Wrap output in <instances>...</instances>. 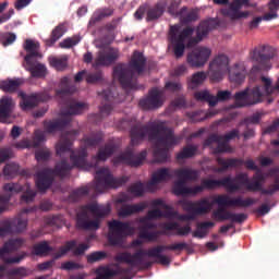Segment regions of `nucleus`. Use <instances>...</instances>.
I'll return each mask as SVG.
<instances>
[{"instance_id": "obj_64", "label": "nucleus", "mask_w": 279, "mask_h": 279, "mask_svg": "<svg viewBox=\"0 0 279 279\" xmlns=\"http://www.w3.org/2000/svg\"><path fill=\"white\" fill-rule=\"evenodd\" d=\"M217 144L215 148V154H223V153H232V148L229 146L228 142L219 141L213 142V144Z\"/></svg>"}, {"instance_id": "obj_40", "label": "nucleus", "mask_w": 279, "mask_h": 279, "mask_svg": "<svg viewBox=\"0 0 279 279\" xmlns=\"http://www.w3.org/2000/svg\"><path fill=\"white\" fill-rule=\"evenodd\" d=\"M26 70L31 72L32 77L41 78L46 76V66L41 63L34 64V61L31 59V63L26 62Z\"/></svg>"}, {"instance_id": "obj_33", "label": "nucleus", "mask_w": 279, "mask_h": 279, "mask_svg": "<svg viewBox=\"0 0 279 279\" xmlns=\"http://www.w3.org/2000/svg\"><path fill=\"white\" fill-rule=\"evenodd\" d=\"M39 48H40L39 43H35L32 39H26V41H24V51L27 52V56L24 57V61L31 64V60L39 57V52H38Z\"/></svg>"}, {"instance_id": "obj_42", "label": "nucleus", "mask_w": 279, "mask_h": 279, "mask_svg": "<svg viewBox=\"0 0 279 279\" xmlns=\"http://www.w3.org/2000/svg\"><path fill=\"white\" fill-rule=\"evenodd\" d=\"M209 69L227 70L229 71V58L226 54H219L210 62Z\"/></svg>"}, {"instance_id": "obj_27", "label": "nucleus", "mask_w": 279, "mask_h": 279, "mask_svg": "<svg viewBox=\"0 0 279 279\" xmlns=\"http://www.w3.org/2000/svg\"><path fill=\"white\" fill-rule=\"evenodd\" d=\"M119 59V51L114 49L101 50L95 59L94 66H110Z\"/></svg>"}, {"instance_id": "obj_54", "label": "nucleus", "mask_w": 279, "mask_h": 279, "mask_svg": "<svg viewBox=\"0 0 279 279\" xmlns=\"http://www.w3.org/2000/svg\"><path fill=\"white\" fill-rule=\"evenodd\" d=\"M194 99H196V101H207L208 106L214 107V95H210L208 90H201V92H196L194 93Z\"/></svg>"}, {"instance_id": "obj_47", "label": "nucleus", "mask_w": 279, "mask_h": 279, "mask_svg": "<svg viewBox=\"0 0 279 279\" xmlns=\"http://www.w3.org/2000/svg\"><path fill=\"white\" fill-rule=\"evenodd\" d=\"M88 193H90V189L88 186H81L75 191L71 192V194L69 195V201L71 203H77L80 199L87 196Z\"/></svg>"}, {"instance_id": "obj_31", "label": "nucleus", "mask_w": 279, "mask_h": 279, "mask_svg": "<svg viewBox=\"0 0 279 279\" xmlns=\"http://www.w3.org/2000/svg\"><path fill=\"white\" fill-rule=\"evenodd\" d=\"M240 132L238 129H234L230 131L229 133H226V135H218V134H211L210 136L207 137L205 141V146L209 147L214 144V142H230L233 141L234 138H240Z\"/></svg>"}, {"instance_id": "obj_30", "label": "nucleus", "mask_w": 279, "mask_h": 279, "mask_svg": "<svg viewBox=\"0 0 279 279\" xmlns=\"http://www.w3.org/2000/svg\"><path fill=\"white\" fill-rule=\"evenodd\" d=\"M118 146L116 143H106L104 146L99 147L97 155L94 156V159L97 162H106L114 153L117 151Z\"/></svg>"}, {"instance_id": "obj_10", "label": "nucleus", "mask_w": 279, "mask_h": 279, "mask_svg": "<svg viewBox=\"0 0 279 279\" xmlns=\"http://www.w3.org/2000/svg\"><path fill=\"white\" fill-rule=\"evenodd\" d=\"M220 186L225 187L229 193H236L240 191V185L233 183L231 177H226L220 180L203 179L201 185L187 187V190L182 192L180 196H196L197 194L204 193L205 190H215Z\"/></svg>"}, {"instance_id": "obj_5", "label": "nucleus", "mask_w": 279, "mask_h": 279, "mask_svg": "<svg viewBox=\"0 0 279 279\" xmlns=\"http://www.w3.org/2000/svg\"><path fill=\"white\" fill-rule=\"evenodd\" d=\"M146 64L147 59L144 57L143 52L135 51L133 52L129 64L118 63L113 66V80H118L123 89H138V83L136 80L138 75L144 73Z\"/></svg>"}, {"instance_id": "obj_45", "label": "nucleus", "mask_w": 279, "mask_h": 279, "mask_svg": "<svg viewBox=\"0 0 279 279\" xmlns=\"http://www.w3.org/2000/svg\"><path fill=\"white\" fill-rule=\"evenodd\" d=\"M52 251L53 247H51L47 241H41L33 245V254L36 256H46Z\"/></svg>"}, {"instance_id": "obj_48", "label": "nucleus", "mask_w": 279, "mask_h": 279, "mask_svg": "<svg viewBox=\"0 0 279 279\" xmlns=\"http://www.w3.org/2000/svg\"><path fill=\"white\" fill-rule=\"evenodd\" d=\"M207 77L208 75L204 71L194 73L192 75V78L190 80L189 87L192 89L197 88L198 86L204 84Z\"/></svg>"}, {"instance_id": "obj_46", "label": "nucleus", "mask_w": 279, "mask_h": 279, "mask_svg": "<svg viewBox=\"0 0 279 279\" xmlns=\"http://www.w3.org/2000/svg\"><path fill=\"white\" fill-rule=\"evenodd\" d=\"M197 153V146L195 145H187L180 150V153L177 155V160H186L191 159L194 156H196Z\"/></svg>"}, {"instance_id": "obj_26", "label": "nucleus", "mask_w": 279, "mask_h": 279, "mask_svg": "<svg viewBox=\"0 0 279 279\" xmlns=\"http://www.w3.org/2000/svg\"><path fill=\"white\" fill-rule=\"evenodd\" d=\"M175 177L171 169L160 168L151 175V179L146 183V191H151L155 185H158L161 182H166Z\"/></svg>"}, {"instance_id": "obj_59", "label": "nucleus", "mask_w": 279, "mask_h": 279, "mask_svg": "<svg viewBox=\"0 0 279 279\" xmlns=\"http://www.w3.org/2000/svg\"><path fill=\"white\" fill-rule=\"evenodd\" d=\"M106 258H107V253L104 251H95L92 254L87 255V262L89 264L102 262Z\"/></svg>"}, {"instance_id": "obj_28", "label": "nucleus", "mask_w": 279, "mask_h": 279, "mask_svg": "<svg viewBox=\"0 0 279 279\" xmlns=\"http://www.w3.org/2000/svg\"><path fill=\"white\" fill-rule=\"evenodd\" d=\"M147 219L144 218V220H142V222H144V227H141L140 229V239L141 240H148V242H155L158 240V236L160 234H167V232L165 231H154V232H149L148 230L151 229H156L157 225H155L154 222H146Z\"/></svg>"}, {"instance_id": "obj_19", "label": "nucleus", "mask_w": 279, "mask_h": 279, "mask_svg": "<svg viewBox=\"0 0 279 279\" xmlns=\"http://www.w3.org/2000/svg\"><path fill=\"white\" fill-rule=\"evenodd\" d=\"M147 158V151L142 150L138 154H134L132 150H126L120 156L116 157V163H125L130 167H140L143 165L144 160Z\"/></svg>"}, {"instance_id": "obj_23", "label": "nucleus", "mask_w": 279, "mask_h": 279, "mask_svg": "<svg viewBox=\"0 0 279 279\" xmlns=\"http://www.w3.org/2000/svg\"><path fill=\"white\" fill-rule=\"evenodd\" d=\"M88 248H90L88 244H78L77 246L76 240L66 241L64 246H61L59 252L54 253V260L62 258L70 251H73L74 256H82Z\"/></svg>"}, {"instance_id": "obj_37", "label": "nucleus", "mask_w": 279, "mask_h": 279, "mask_svg": "<svg viewBox=\"0 0 279 279\" xmlns=\"http://www.w3.org/2000/svg\"><path fill=\"white\" fill-rule=\"evenodd\" d=\"M13 109V100L11 97L4 96L0 99V119L5 120L11 117Z\"/></svg>"}, {"instance_id": "obj_58", "label": "nucleus", "mask_w": 279, "mask_h": 279, "mask_svg": "<svg viewBox=\"0 0 279 279\" xmlns=\"http://www.w3.org/2000/svg\"><path fill=\"white\" fill-rule=\"evenodd\" d=\"M46 134L47 132H44L41 130L34 131V137H33V147L38 148L41 143L46 142Z\"/></svg>"}, {"instance_id": "obj_3", "label": "nucleus", "mask_w": 279, "mask_h": 279, "mask_svg": "<svg viewBox=\"0 0 279 279\" xmlns=\"http://www.w3.org/2000/svg\"><path fill=\"white\" fill-rule=\"evenodd\" d=\"M131 145H138L145 137L154 143V160L157 163H165L169 159V150L179 145L181 137L173 134V130L165 125L163 122H151L150 124H141L136 122L131 126Z\"/></svg>"}, {"instance_id": "obj_53", "label": "nucleus", "mask_w": 279, "mask_h": 279, "mask_svg": "<svg viewBox=\"0 0 279 279\" xmlns=\"http://www.w3.org/2000/svg\"><path fill=\"white\" fill-rule=\"evenodd\" d=\"M271 173H272V174H277V173H278V174L276 175L275 183L271 184V185H269V186H268V190H264V191H263V195H269V196H271V195H275V193H277V192L279 191V169H278V168L272 169V170H271Z\"/></svg>"}, {"instance_id": "obj_34", "label": "nucleus", "mask_w": 279, "mask_h": 279, "mask_svg": "<svg viewBox=\"0 0 279 279\" xmlns=\"http://www.w3.org/2000/svg\"><path fill=\"white\" fill-rule=\"evenodd\" d=\"M114 14V10L110 8H102L95 11L89 20L88 26H96L97 23H100L104 19H108Z\"/></svg>"}, {"instance_id": "obj_32", "label": "nucleus", "mask_w": 279, "mask_h": 279, "mask_svg": "<svg viewBox=\"0 0 279 279\" xmlns=\"http://www.w3.org/2000/svg\"><path fill=\"white\" fill-rule=\"evenodd\" d=\"M160 228L165 231H177V233H174L177 236H187L192 230L190 225L180 227L178 222H161Z\"/></svg>"}, {"instance_id": "obj_15", "label": "nucleus", "mask_w": 279, "mask_h": 279, "mask_svg": "<svg viewBox=\"0 0 279 279\" xmlns=\"http://www.w3.org/2000/svg\"><path fill=\"white\" fill-rule=\"evenodd\" d=\"M24 243V239H11L5 241L3 246L0 247V260H2L4 265L20 264L26 257V253H22L15 257H9V255L21 248Z\"/></svg>"}, {"instance_id": "obj_50", "label": "nucleus", "mask_w": 279, "mask_h": 279, "mask_svg": "<svg viewBox=\"0 0 279 279\" xmlns=\"http://www.w3.org/2000/svg\"><path fill=\"white\" fill-rule=\"evenodd\" d=\"M174 17H179L180 22L183 24H189L197 21V11L192 9L190 11L183 12V14H177Z\"/></svg>"}, {"instance_id": "obj_38", "label": "nucleus", "mask_w": 279, "mask_h": 279, "mask_svg": "<svg viewBox=\"0 0 279 279\" xmlns=\"http://www.w3.org/2000/svg\"><path fill=\"white\" fill-rule=\"evenodd\" d=\"M215 227V222L211 221H205V222H198L196 227V231L192 233V236L194 239H205V236L208 235L209 229Z\"/></svg>"}, {"instance_id": "obj_9", "label": "nucleus", "mask_w": 279, "mask_h": 279, "mask_svg": "<svg viewBox=\"0 0 279 279\" xmlns=\"http://www.w3.org/2000/svg\"><path fill=\"white\" fill-rule=\"evenodd\" d=\"M87 109L85 102H78L75 100L69 101V107L61 111V118L53 121H44L43 128L46 134H54L58 131H62L64 128L72 122V116H77L84 112Z\"/></svg>"}, {"instance_id": "obj_36", "label": "nucleus", "mask_w": 279, "mask_h": 279, "mask_svg": "<svg viewBox=\"0 0 279 279\" xmlns=\"http://www.w3.org/2000/svg\"><path fill=\"white\" fill-rule=\"evenodd\" d=\"M68 32V27L64 23H60L56 26L54 29H52L50 38L46 39V46L52 47L60 38L64 36V34Z\"/></svg>"}, {"instance_id": "obj_13", "label": "nucleus", "mask_w": 279, "mask_h": 279, "mask_svg": "<svg viewBox=\"0 0 279 279\" xmlns=\"http://www.w3.org/2000/svg\"><path fill=\"white\" fill-rule=\"evenodd\" d=\"M174 177L178 178V181L173 183L172 192L177 196H181L187 189V182H196L201 177V172L192 168H179L172 170Z\"/></svg>"}, {"instance_id": "obj_41", "label": "nucleus", "mask_w": 279, "mask_h": 279, "mask_svg": "<svg viewBox=\"0 0 279 279\" xmlns=\"http://www.w3.org/2000/svg\"><path fill=\"white\" fill-rule=\"evenodd\" d=\"M264 52L265 47H263L262 49L255 48L253 51H251V59L262 65H267L272 57L271 54H264Z\"/></svg>"}, {"instance_id": "obj_4", "label": "nucleus", "mask_w": 279, "mask_h": 279, "mask_svg": "<svg viewBox=\"0 0 279 279\" xmlns=\"http://www.w3.org/2000/svg\"><path fill=\"white\" fill-rule=\"evenodd\" d=\"M217 26L218 22L215 19L201 22L196 27V37H192L195 33V28L192 26H186L183 29H181L180 24L170 26L168 40L169 47L173 50L174 58L181 59L186 48H194L196 45H199L208 36L209 32Z\"/></svg>"}, {"instance_id": "obj_6", "label": "nucleus", "mask_w": 279, "mask_h": 279, "mask_svg": "<svg viewBox=\"0 0 279 279\" xmlns=\"http://www.w3.org/2000/svg\"><path fill=\"white\" fill-rule=\"evenodd\" d=\"M263 86L256 85L253 88H245L241 92L234 94V102L238 108H248L252 106H257L265 100V97L270 98L277 92H279V77L276 85H272L270 77H260Z\"/></svg>"}, {"instance_id": "obj_18", "label": "nucleus", "mask_w": 279, "mask_h": 279, "mask_svg": "<svg viewBox=\"0 0 279 279\" xmlns=\"http://www.w3.org/2000/svg\"><path fill=\"white\" fill-rule=\"evenodd\" d=\"M211 56V50L206 47L194 48L192 52H189L186 61L192 68L199 69L205 66Z\"/></svg>"}, {"instance_id": "obj_39", "label": "nucleus", "mask_w": 279, "mask_h": 279, "mask_svg": "<svg viewBox=\"0 0 279 279\" xmlns=\"http://www.w3.org/2000/svg\"><path fill=\"white\" fill-rule=\"evenodd\" d=\"M75 90V87L73 85H70V78L63 77L60 81V89L56 90L57 97H65L69 95H72Z\"/></svg>"}, {"instance_id": "obj_16", "label": "nucleus", "mask_w": 279, "mask_h": 279, "mask_svg": "<svg viewBox=\"0 0 279 279\" xmlns=\"http://www.w3.org/2000/svg\"><path fill=\"white\" fill-rule=\"evenodd\" d=\"M165 8H167V3L165 1H160L150 8H148L147 4H143L140 8H137L133 16L137 21H141L143 20L146 13V22L151 23V22L158 21V19H161L165 12Z\"/></svg>"}, {"instance_id": "obj_43", "label": "nucleus", "mask_w": 279, "mask_h": 279, "mask_svg": "<svg viewBox=\"0 0 279 279\" xmlns=\"http://www.w3.org/2000/svg\"><path fill=\"white\" fill-rule=\"evenodd\" d=\"M9 222L16 234L25 232L28 225L27 218H22L21 216L17 218L9 219Z\"/></svg>"}, {"instance_id": "obj_22", "label": "nucleus", "mask_w": 279, "mask_h": 279, "mask_svg": "<svg viewBox=\"0 0 279 279\" xmlns=\"http://www.w3.org/2000/svg\"><path fill=\"white\" fill-rule=\"evenodd\" d=\"M95 272L97 274V277H95V279H112L117 276L125 277L123 279H131L126 276H130V274L132 272V268H124L118 266L117 269H111L110 267L101 266Z\"/></svg>"}, {"instance_id": "obj_21", "label": "nucleus", "mask_w": 279, "mask_h": 279, "mask_svg": "<svg viewBox=\"0 0 279 279\" xmlns=\"http://www.w3.org/2000/svg\"><path fill=\"white\" fill-rule=\"evenodd\" d=\"M19 97L22 99L20 100V108H22L23 111L34 109L40 101H47L49 99V96L44 93L29 96L26 95L25 92H20Z\"/></svg>"}, {"instance_id": "obj_55", "label": "nucleus", "mask_w": 279, "mask_h": 279, "mask_svg": "<svg viewBox=\"0 0 279 279\" xmlns=\"http://www.w3.org/2000/svg\"><path fill=\"white\" fill-rule=\"evenodd\" d=\"M17 234L16 231L11 227V222L9 219H4L0 221V238H4L7 235Z\"/></svg>"}, {"instance_id": "obj_12", "label": "nucleus", "mask_w": 279, "mask_h": 279, "mask_svg": "<svg viewBox=\"0 0 279 279\" xmlns=\"http://www.w3.org/2000/svg\"><path fill=\"white\" fill-rule=\"evenodd\" d=\"M95 175V191L102 193L107 189H119L129 182L128 177L114 178L109 168H99Z\"/></svg>"}, {"instance_id": "obj_44", "label": "nucleus", "mask_w": 279, "mask_h": 279, "mask_svg": "<svg viewBox=\"0 0 279 279\" xmlns=\"http://www.w3.org/2000/svg\"><path fill=\"white\" fill-rule=\"evenodd\" d=\"M175 217V211L172 210H167L166 211H161V209H154L148 211V215L146 216L145 220H154V219H158V218H173Z\"/></svg>"}, {"instance_id": "obj_20", "label": "nucleus", "mask_w": 279, "mask_h": 279, "mask_svg": "<svg viewBox=\"0 0 279 279\" xmlns=\"http://www.w3.org/2000/svg\"><path fill=\"white\" fill-rule=\"evenodd\" d=\"M140 107L141 109L147 110H154L159 109L162 107V92L158 88H153L149 90L148 96H146L144 99L140 100Z\"/></svg>"}, {"instance_id": "obj_24", "label": "nucleus", "mask_w": 279, "mask_h": 279, "mask_svg": "<svg viewBox=\"0 0 279 279\" xmlns=\"http://www.w3.org/2000/svg\"><path fill=\"white\" fill-rule=\"evenodd\" d=\"M250 0H234L230 8L222 10V15L229 16L231 20L246 19L248 12H240L243 7H248Z\"/></svg>"}, {"instance_id": "obj_35", "label": "nucleus", "mask_w": 279, "mask_h": 279, "mask_svg": "<svg viewBox=\"0 0 279 279\" xmlns=\"http://www.w3.org/2000/svg\"><path fill=\"white\" fill-rule=\"evenodd\" d=\"M23 81L21 78H8L5 81H0V90L8 94H14L19 88H21Z\"/></svg>"}, {"instance_id": "obj_8", "label": "nucleus", "mask_w": 279, "mask_h": 279, "mask_svg": "<svg viewBox=\"0 0 279 279\" xmlns=\"http://www.w3.org/2000/svg\"><path fill=\"white\" fill-rule=\"evenodd\" d=\"M110 213V205H83L76 213V229L86 231L98 230L100 229V218H106Z\"/></svg>"}, {"instance_id": "obj_56", "label": "nucleus", "mask_w": 279, "mask_h": 279, "mask_svg": "<svg viewBox=\"0 0 279 279\" xmlns=\"http://www.w3.org/2000/svg\"><path fill=\"white\" fill-rule=\"evenodd\" d=\"M232 99V92L229 90H218L217 96H213V106H217L219 101H229Z\"/></svg>"}, {"instance_id": "obj_51", "label": "nucleus", "mask_w": 279, "mask_h": 279, "mask_svg": "<svg viewBox=\"0 0 279 279\" xmlns=\"http://www.w3.org/2000/svg\"><path fill=\"white\" fill-rule=\"evenodd\" d=\"M180 4H181V0L170 1L168 5V13L172 16L182 15L183 13H185L187 11V8L183 7L182 9H179Z\"/></svg>"}, {"instance_id": "obj_57", "label": "nucleus", "mask_w": 279, "mask_h": 279, "mask_svg": "<svg viewBox=\"0 0 279 279\" xmlns=\"http://www.w3.org/2000/svg\"><path fill=\"white\" fill-rule=\"evenodd\" d=\"M246 78V72L244 70L241 71H233L229 73V80L233 84H242Z\"/></svg>"}, {"instance_id": "obj_49", "label": "nucleus", "mask_w": 279, "mask_h": 279, "mask_svg": "<svg viewBox=\"0 0 279 279\" xmlns=\"http://www.w3.org/2000/svg\"><path fill=\"white\" fill-rule=\"evenodd\" d=\"M20 277V278H25L29 276V269H26L25 267H17L13 269H8V266H5L4 270V277Z\"/></svg>"}, {"instance_id": "obj_25", "label": "nucleus", "mask_w": 279, "mask_h": 279, "mask_svg": "<svg viewBox=\"0 0 279 279\" xmlns=\"http://www.w3.org/2000/svg\"><path fill=\"white\" fill-rule=\"evenodd\" d=\"M3 190L9 193V195L0 196V214L7 210L12 195L24 191L23 186L19 183H5Z\"/></svg>"}, {"instance_id": "obj_11", "label": "nucleus", "mask_w": 279, "mask_h": 279, "mask_svg": "<svg viewBox=\"0 0 279 279\" xmlns=\"http://www.w3.org/2000/svg\"><path fill=\"white\" fill-rule=\"evenodd\" d=\"M108 242L111 246L122 245L126 236L134 234V227L131 222H122L118 219L108 222Z\"/></svg>"}, {"instance_id": "obj_60", "label": "nucleus", "mask_w": 279, "mask_h": 279, "mask_svg": "<svg viewBox=\"0 0 279 279\" xmlns=\"http://www.w3.org/2000/svg\"><path fill=\"white\" fill-rule=\"evenodd\" d=\"M128 192H130L133 196H143L145 192L144 183L136 182L133 183L129 189Z\"/></svg>"}, {"instance_id": "obj_52", "label": "nucleus", "mask_w": 279, "mask_h": 279, "mask_svg": "<svg viewBox=\"0 0 279 279\" xmlns=\"http://www.w3.org/2000/svg\"><path fill=\"white\" fill-rule=\"evenodd\" d=\"M269 12L264 15V20L271 21L272 19H277V11L279 10V0H271L268 3Z\"/></svg>"}, {"instance_id": "obj_62", "label": "nucleus", "mask_w": 279, "mask_h": 279, "mask_svg": "<svg viewBox=\"0 0 279 279\" xmlns=\"http://www.w3.org/2000/svg\"><path fill=\"white\" fill-rule=\"evenodd\" d=\"M85 81L87 82V84L100 83L102 81V71L85 74Z\"/></svg>"}, {"instance_id": "obj_7", "label": "nucleus", "mask_w": 279, "mask_h": 279, "mask_svg": "<svg viewBox=\"0 0 279 279\" xmlns=\"http://www.w3.org/2000/svg\"><path fill=\"white\" fill-rule=\"evenodd\" d=\"M189 248V245L185 242L169 244V245H158L156 247H151L148 251L140 250L135 253L131 254L130 252H122L116 256V262L124 263L130 265L131 267H145L148 269L153 266L151 262H144V257L148 256L150 258H158L163 251H185Z\"/></svg>"}, {"instance_id": "obj_1", "label": "nucleus", "mask_w": 279, "mask_h": 279, "mask_svg": "<svg viewBox=\"0 0 279 279\" xmlns=\"http://www.w3.org/2000/svg\"><path fill=\"white\" fill-rule=\"evenodd\" d=\"M77 134L78 131L74 130L72 132L66 133L65 135H61L60 142L57 143L56 145L57 156L63 158L64 155L69 153L70 160L73 165H70L68 160L63 159L57 162L54 169L44 168L43 170L38 171L36 173V186L38 191L46 192L47 189H50L56 177H68L70 174V171H72L73 167H86V158L88 156L87 147H96L97 145H100L104 140L102 132H92V134L85 135L83 138L85 147H81V149L77 150V153H75L74 150H72L73 143L72 140H70L69 137L70 135L75 136Z\"/></svg>"}, {"instance_id": "obj_61", "label": "nucleus", "mask_w": 279, "mask_h": 279, "mask_svg": "<svg viewBox=\"0 0 279 279\" xmlns=\"http://www.w3.org/2000/svg\"><path fill=\"white\" fill-rule=\"evenodd\" d=\"M19 173V165L9 163L3 168V174L5 178H15Z\"/></svg>"}, {"instance_id": "obj_2", "label": "nucleus", "mask_w": 279, "mask_h": 279, "mask_svg": "<svg viewBox=\"0 0 279 279\" xmlns=\"http://www.w3.org/2000/svg\"><path fill=\"white\" fill-rule=\"evenodd\" d=\"M217 204V209L211 213V218L218 222L231 221L233 223H243L247 220L248 216L246 214H234L229 211L225 207H250L256 204V199L252 197H247L245 199L242 196H238L231 198L227 194H220L215 197V199L210 203L208 197H203L199 201L192 202L182 199L179 201V205L183 208V210L192 214L193 216H202L208 215L211 210V207Z\"/></svg>"}, {"instance_id": "obj_29", "label": "nucleus", "mask_w": 279, "mask_h": 279, "mask_svg": "<svg viewBox=\"0 0 279 279\" xmlns=\"http://www.w3.org/2000/svg\"><path fill=\"white\" fill-rule=\"evenodd\" d=\"M148 207L146 202H142L135 205H122L120 209H118V217L120 218H129L132 215H136L143 213Z\"/></svg>"}, {"instance_id": "obj_63", "label": "nucleus", "mask_w": 279, "mask_h": 279, "mask_svg": "<svg viewBox=\"0 0 279 279\" xmlns=\"http://www.w3.org/2000/svg\"><path fill=\"white\" fill-rule=\"evenodd\" d=\"M50 65L57 71H63L68 68V59L52 58L50 59Z\"/></svg>"}, {"instance_id": "obj_14", "label": "nucleus", "mask_w": 279, "mask_h": 279, "mask_svg": "<svg viewBox=\"0 0 279 279\" xmlns=\"http://www.w3.org/2000/svg\"><path fill=\"white\" fill-rule=\"evenodd\" d=\"M231 180H233V184H238L240 186L244 185L245 190H247V192L250 193L259 192L263 195L264 191H268V189H263V185L266 182V175L264 172H255L251 181L246 172H241L238 175H235L234 179Z\"/></svg>"}, {"instance_id": "obj_17", "label": "nucleus", "mask_w": 279, "mask_h": 279, "mask_svg": "<svg viewBox=\"0 0 279 279\" xmlns=\"http://www.w3.org/2000/svg\"><path fill=\"white\" fill-rule=\"evenodd\" d=\"M216 161L217 165L220 166V168H217L218 173H223L225 171H228L229 168H238L242 166H245V168H247V170L250 171H255V173L263 172L252 159L244 161L240 158L225 159L221 157H217Z\"/></svg>"}]
</instances>
